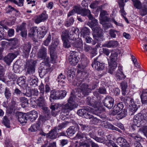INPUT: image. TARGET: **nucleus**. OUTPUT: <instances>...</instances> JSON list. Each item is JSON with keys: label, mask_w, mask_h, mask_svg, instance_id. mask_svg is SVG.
I'll return each instance as SVG.
<instances>
[{"label": "nucleus", "mask_w": 147, "mask_h": 147, "mask_svg": "<svg viewBox=\"0 0 147 147\" xmlns=\"http://www.w3.org/2000/svg\"><path fill=\"white\" fill-rule=\"evenodd\" d=\"M123 106L122 103H119L114 106L111 114L113 115H116L123 109Z\"/></svg>", "instance_id": "15"}, {"label": "nucleus", "mask_w": 147, "mask_h": 147, "mask_svg": "<svg viewBox=\"0 0 147 147\" xmlns=\"http://www.w3.org/2000/svg\"><path fill=\"white\" fill-rule=\"evenodd\" d=\"M47 32V30L45 27L42 26L39 27L37 30V37H39V38H43Z\"/></svg>", "instance_id": "17"}, {"label": "nucleus", "mask_w": 147, "mask_h": 147, "mask_svg": "<svg viewBox=\"0 0 147 147\" xmlns=\"http://www.w3.org/2000/svg\"><path fill=\"white\" fill-rule=\"evenodd\" d=\"M45 100L42 96L39 97L37 100V105L40 107H42V108L45 111H47L48 108L45 107Z\"/></svg>", "instance_id": "24"}, {"label": "nucleus", "mask_w": 147, "mask_h": 147, "mask_svg": "<svg viewBox=\"0 0 147 147\" xmlns=\"http://www.w3.org/2000/svg\"><path fill=\"white\" fill-rule=\"evenodd\" d=\"M80 14L83 16H87L89 19H92V16L91 13L90 11L88 9H82Z\"/></svg>", "instance_id": "27"}, {"label": "nucleus", "mask_w": 147, "mask_h": 147, "mask_svg": "<svg viewBox=\"0 0 147 147\" xmlns=\"http://www.w3.org/2000/svg\"><path fill=\"white\" fill-rule=\"evenodd\" d=\"M103 102L105 106L109 109H111L113 105L114 100L111 96H107L103 100Z\"/></svg>", "instance_id": "11"}, {"label": "nucleus", "mask_w": 147, "mask_h": 147, "mask_svg": "<svg viewBox=\"0 0 147 147\" xmlns=\"http://www.w3.org/2000/svg\"><path fill=\"white\" fill-rule=\"evenodd\" d=\"M41 18L43 22L45 21L48 18V15L45 12H43L41 14L39 15Z\"/></svg>", "instance_id": "64"}, {"label": "nucleus", "mask_w": 147, "mask_h": 147, "mask_svg": "<svg viewBox=\"0 0 147 147\" xmlns=\"http://www.w3.org/2000/svg\"><path fill=\"white\" fill-rule=\"evenodd\" d=\"M3 121V124L6 126L9 127V121L6 116L4 117Z\"/></svg>", "instance_id": "57"}, {"label": "nucleus", "mask_w": 147, "mask_h": 147, "mask_svg": "<svg viewBox=\"0 0 147 147\" xmlns=\"http://www.w3.org/2000/svg\"><path fill=\"white\" fill-rule=\"evenodd\" d=\"M117 54L116 53H112L110 56V61L109 62V63L114 64L115 63L117 64L116 61L117 59Z\"/></svg>", "instance_id": "28"}, {"label": "nucleus", "mask_w": 147, "mask_h": 147, "mask_svg": "<svg viewBox=\"0 0 147 147\" xmlns=\"http://www.w3.org/2000/svg\"><path fill=\"white\" fill-rule=\"evenodd\" d=\"M28 118L31 121H34L38 117V114L37 111H32L30 112L27 115Z\"/></svg>", "instance_id": "22"}, {"label": "nucleus", "mask_w": 147, "mask_h": 147, "mask_svg": "<svg viewBox=\"0 0 147 147\" xmlns=\"http://www.w3.org/2000/svg\"><path fill=\"white\" fill-rule=\"evenodd\" d=\"M74 127L73 126L70 127L66 131L67 134L69 136H72L75 133L74 130Z\"/></svg>", "instance_id": "46"}, {"label": "nucleus", "mask_w": 147, "mask_h": 147, "mask_svg": "<svg viewBox=\"0 0 147 147\" xmlns=\"http://www.w3.org/2000/svg\"><path fill=\"white\" fill-rule=\"evenodd\" d=\"M26 24L23 23L17 26L16 32H18L19 30L21 31L26 30Z\"/></svg>", "instance_id": "44"}, {"label": "nucleus", "mask_w": 147, "mask_h": 147, "mask_svg": "<svg viewBox=\"0 0 147 147\" xmlns=\"http://www.w3.org/2000/svg\"><path fill=\"white\" fill-rule=\"evenodd\" d=\"M82 9L80 6H75L73 9L75 13L76 12L78 14H80Z\"/></svg>", "instance_id": "59"}, {"label": "nucleus", "mask_w": 147, "mask_h": 147, "mask_svg": "<svg viewBox=\"0 0 147 147\" xmlns=\"http://www.w3.org/2000/svg\"><path fill=\"white\" fill-rule=\"evenodd\" d=\"M119 3V5L120 8V11L121 13L122 16H123L126 15L125 12L124 10V6L121 3Z\"/></svg>", "instance_id": "63"}, {"label": "nucleus", "mask_w": 147, "mask_h": 147, "mask_svg": "<svg viewBox=\"0 0 147 147\" xmlns=\"http://www.w3.org/2000/svg\"><path fill=\"white\" fill-rule=\"evenodd\" d=\"M69 122H65L59 124L58 126H56L54 128H56L57 130H59L63 128L67 127Z\"/></svg>", "instance_id": "41"}, {"label": "nucleus", "mask_w": 147, "mask_h": 147, "mask_svg": "<svg viewBox=\"0 0 147 147\" xmlns=\"http://www.w3.org/2000/svg\"><path fill=\"white\" fill-rule=\"evenodd\" d=\"M50 55L51 58V61L53 63H56V59L57 58V56L55 51H53V49L50 51Z\"/></svg>", "instance_id": "30"}, {"label": "nucleus", "mask_w": 147, "mask_h": 147, "mask_svg": "<svg viewBox=\"0 0 147 147\" xmlns=\"http://www.w3.org/2000/svg\"><path fill=\"white\" fill-rule=\"evenodd\" d=\"M140 97L143 104L147 103V91H145L143 92Z\"/></svg>", "instance_id": "36"}, {"label": "nucleus", "mask_w": 147, "mask_h": 147, "mask_svg": "<svg viewBox=\"0 0 147 147\" xmlns=\"http://www.w3.org/2000/svg\"><path fill=\"white\" fill-rule=\"evenodd\" d=\"M99 57H98L94 59V63L92 64L93 67L97 70H101L105 67L104 64L100 63L99 61Z\"/></svg>", "instance_id": "9"}, {"label": "nucleus", "mask_w": 147, "mask_h": 147, "mask_svg": "<svg viewBox=\"0 0 147 147\" xmlns=\"http://www.w3.org/2000/svg\"><path fill=\"white\" fill-rule=\"evenodd\" d=\"M147 115L146 114L139 113L135 115L133 119L134 125L140 127L142 124L146 122Z\"/></svg>", "instance_id": "3"}, {"label": "nucleus", "mask_w": 147, "mask_h": 147, "mask_svg": "<svg viewBox=\"0 0 147 147\" xmlns=\"http://www.w3.org/2000/svg\"><path fill=\"white\" fill-rule=\"evenodd\" d=\"M60 4L64 7H67L68 5V0H59Z\"/></svg>", "instance_id": "62"}, {"label": "nucleus", "mask_w": 147, "mask_h": 147, "mask_svg": "<svg viewBox=\"0 0 147 147\" xmlns=\"http://www.w3.org/2000/svg\"><path fill=\"white\" fill-rule=\"evenodd\" d=\"M62 40L63 42V46L65 48H68L70 47V42L68 39Z\"/></svg>", "instance_id": "52"}, {"label": "nucleus", "mask_w": 147, "mask_h": 147, "mask_svg": "<svg viewBox=\"0 0 147 147\" xmlns=\"http://www.w3.org/2000/svg\"><path fill=\"white\" fill-rule=\"evenodd\" d=\"M4 74L3 67L0 65V80L5 82V79L4 78Z\"/></svg>", "instance_id": "49"}, {"label": "nucleus", "mask_w": 147, "mask_h": 147, "mask_svg": "<svg viewBox=\"0 0 147 147\" xmlns=\"http://www.w3.org/2000/svg\"><path fill=\"white\" fill-rule=\"evenodd\" d=\"M118 68V69L115 74L116 77L119 80H122V79L125 78L126 76L122 72V67L121 66H119Z\"/></svg>", "instance_id": "21"}, {"label": "nucleus", "mask_w": 147, "mask_h": 147, "mask_svg": "<svg viewBox=\"0 0 147 147\" xmlns=\"http://www.w3.org/2000/svg\"><path fill=\"white\" fill-rule=\"evenodd\" d=\"M16 116L18 121L23 125L27 123L28 117L26 114L18 112L16 113Z\"/></svg>", "instance_id": "10"}, {"label": "nucleus", "mask_w": 147, "mask_h": 147, "mask_svg": "<svg viewBox=\"0 0 147 147\" xmlns=\"http://www.w3.org/2000/svg\"><path fill=\"white\" fill-rule=\"evenodd\" d=\"M57 131L55 128L51 129L49 131V133L47 134V138H49L52 139L56 138L58 135Z\"/></svg>", "instance_id": "20"}, {"label": "nucleus", "mask_w": 147, "mask_h": 147, "mask_svg": "<svg viewBox=\"0 0 147 147\" xmlns=\"http://www.w3.org/2000/svg\"><path fill=\"white\" fill-rule=\"evenodd\" d=\"M118 32L114 30L111 29L109 31V34L111 38H115L116 34H117Z\"/></svg>", "instance_id": "54"}, {"label": "nucleus", "mask_w": 147, "mask_h": 147, "mask_svg": "<svg viewBox=\"0 0 147 147\" xmlns=\"http://www.w3.org/2000/svg\"><path fill=\"white\" fill-rule=\"evenodd\" d=\"M129 106L130 107L129 109L130 113L131 115H132L138 109V107L134 102L133 104Z\"/></svg>", "instance_id": "38"}, {"label": "nucleus", "mask_w": 147, "mask_h": 147, "mask_svg": "<svg viewBox=\"0 0 147 147\" xmlns=\"http://www.w3.org/2000/svg\"><path fill=\"white\" fill-rule=\"evenodd\" d=\"M37 63L36 61L28 60L26 62V67L27 73L30 75L33 74L35 72V65Z\"/></svg>", "instance_id": "6"}, {"label": "nucleus", "mask_w": 147, "mask_h": 147, "mask_svg": "<svg viewBox=\"0 0 147 147\" xmlns=\"http://www.w3.org/2000/svg\"><path fill=\"white\" fill-rule=\"evenodd\" d=\"M85 118L89 119L91 124H96L99 121V120L96 117L93 116L90 112L87 113V115L85 116Z\"/></svg>", "instance_id": "16"}, {"label": "nucleus", "mask_w": 147, "mask_h": 147, "mask_svg": "<svg viewBox=\"0 0 147 147\" xmlns=\"http://www.w3.org/2000/svg\"><path fill=\"white\" fill-rule=\"evenodd\" d=\"M73 46L76 48L81 49L83 48V43L80 39H79L74 42L72 43Z\"/></svg>", "instance_id": "31"}, {"label": "nucleus", "mask_w": 147, "mask_h": 147, "mask_svg": "<svg viewBox=\"0 0 147 147\" xmlns=\"http://www.w3.org/2000/svg\"><path fill=\"white\" fill-rule=\"evenodd\" d=\"M126 140L123 138L119 137L117 139V143L121 146Z\"/></svg>", "instance_id": "56"}, {"label": "nucleus", "mask_w": 147, "mask_h": 147, "mask_svg": "<svg viewBox=\"0 0 147 147\" xmlns=\"http://www.w3.org/2000/svg\"><path fill=\"white\" fill-rule=\"evenodd\" d=\"M31 45L30 43L25 44L23 47V55L26 57H27L29 54L31 48Z\"/></svg>", "instance_id": "19"}, {"label": "nucleus", "mask_w": 147, "mask_h": 147, "mask_svg": "<svg viewBox=\"0 0 147 147\" xmlns=\"http://www.w3.org/2000/svg\"><path fill=\"white\" fill-rule=\"evenodd\" d=\"M14 59L13 56H12L10 53L4 57V60L7 64L9 65Z\"/></svg>", "instance_id": "32"}, {"label": "nucleus", "mask_w": 147, "mask_h": 147, "mask_svg": "<svg viewBox=\"0 0 147 147\" xmlns=\"http://www.w3.org/2000/svg\"><path fill=\"white\" fill-rule=\"evenodd\" d=\"M69 31L67 30L64 31L61 35L62 40L67 39L69 38Z\"/></svg>", "instance_id": "50"}, {"label": "nucleus", "mask_w": 147, "mask_h": 147, "mask_svg": "<svg viewBox=\"0 0 147 147\" xmlns=\"http://www.w3.org/2000/svg\"><path fill=\"white\" fill-rule=\"evenodd\" d=\"M130 136L135 139L136 140V141H140L142 139V138L139 135H137L136 134H130Z\"/></svg>", "instance_id": "55"}, {"label": "nucleus", "mask_w": 147, "mask_h": 147, "mask_svg": "<svg viewBox=\"0 0 147 147\" xmlns=\"http://www.w3.org/2000/svg\"><path fill=\"white\" fill-rule=\"evenodd\" d=\"M140 14L142 16L146 15L147 13V8L146 6L143 5L140 11Z\"/></svg>", "instance_id": "47"}, {"label": "nucleus", "mask_w": 147, "mask_h": 147, "mask_svg": "<svg viewBox=\"0 0 147 147\" xmlns=\"http://www.w3.org/2000/svg\"><path fill=\"white\" fill-rule=\"evenodd\" d=\"M89 20L88 23V25L94 31L93 36L94 38L96 40L100 41L104 39L102 34V30L98 26L97 20L94 18L92 16V19H89Z\"/></svg>", "instance_id": "1"}, {"label": "nucleus", "mask_w": 147, "mask_h": 147, "mask_svg": "<svg viewBox=\"0 0 147 147\" xmlns=\"http://www.w3.org/2000/svg\"><path fill=\"white\" fill-rule=\"evenodd\" d=\"M123 101L126 105H128L129 106L133 104L134 102L132 99L128 97H125Z\"/></svg>", "instance_id": "42"}, {"label": "nucleus", "mask_w": 147, "mask_h": 147, "mask_svg": "<svg viewBox=\"0 0 147 147\" xmlns=\"http://www.w3.org/2000/svg\"><path fill=\"white\" fill-rule=\"evenodd\" d=\"M26 77L22 76L18 78L17 80V84L20 86H22L25 84Z\"/></svg>", "instance_id": "34"}, {"label": "nucleus", "mask_w": 147, "mask_h": 147, "mask_svg": "<svg viewBox=\"0 0 147 147\" xmlns=\"http://www.w3.org/2000/svg\"><path fill=\"white\" fill-rule=\"evenodd\" d=\"M27 81L30 86H32L34 85H36L38 80L35 76L32 75L28 77Z\"/></svg>", "instance_id": "26"}, {"label": "nucleus", "mask_w": 147, "mask_h": 147, "mask_svg": "<svg viewBox=\"0 0 147 147\" xmlns=\"http://www.w3.org/2000/svg\"><path fill=\"white\" fill-rule=\"evenodd\" d=\"M59 91L53 90L51 91L50 96V100L59 99L60 97H59Z\"/></svg>", "instance_id": "25"}, {"label": "nucleus", "mask_w": 147, "mask_h": 147, "mask_svg": "<svg viewBox=\"0 0 147 147\" xmlns=\"http://www.w3.org/2000/svg\"><path fill=\"white\" fill-rule=\"evenodd\" d=\"M20 102L22 103V106L24 108L27 106L28 104V100L25 97H22L19 98Z\"/></svg>", "instance_id": "35"}, {"label": "nucleus", "mask_w": 147, "mask_h": 147, "mask_svg": "<svg viewBox=\"0 0 147 147\" xmlns=\"http://www.w3.org/2000/svg\"><path fill=\"white\" fill-rule=\"evenodd\" d=\"M40 65L38 72L40 77H43L49 71L50 66L49 62H42Z\"/></svg>", "instance_id": "5"}, {"label": "nucleus", "mask_w": 147, "mask_h": 147, "mask_svg": "<svg viewBox=\"0 0 147 147\" xmlns=\"http://www.w3.org/2000/svg\"><path fill=\"white\" fill-rule=\"evenodd\" d=\"M81 80H77L76 85L79 87V88L81 90V92L83 95H88L91 91V87L86 84H82Z\"/></svg>", "instance_id": "4"}, {"label": "nucleus", "mask_w": 147, "mask_h": 147, "mask_svg": "<svg viewBox=\"0 0 147 147\" xmlns=\"http://www.w3.org/2000/svg\"><path fill=\"white\" fill-rule=\"evenodd\" d=\"M76 127L78 130H81L84 132H88L91 129L89 126L81 123L76 125Z\"/></svg>", "instance_id": "14"}, {"label": "nucleus", "mask_w": 147, "mask_h": 147, "mask_svg": "<svg viewBox=\"0 0 147 147\" xmlns=\"http://www.w3.org/2000/svg\"><path fill=\"white\" fill-rule=\"evenodd\" d=\"M94 100L90 97H88L86 99V103L87 105L92 106L93 104Z\"/></svg>", "instance_id": "58"}, {"label": "nucleus", "mask_w": 147, "mask_h": 147, "mask_svg": "<svg viewBox=\"0 0 147 147\" xmlns=\"http://www.w3.org/2000/svg\"><path fill=\"white\" fill-rule=\"evenodd\" d=\"M89 29L86 27L83 28L81 30V36L84 38L88 36L90 34Z\"/></svg>", "instance_id": "29"}, {"label": "nucleus", "mask_w": 147, "mask_h": 147, "mask_svg": "<svg viewBox=\"0 0 147 147\" xmlns=\"http://www.w3.org/2000/svg\"><path fill=\"white\" fill-rule=\"evenodd\" d=\"M40 123L39 122L32 125L29 129V130L32 132L36 131L40 127Z\"/></svg>", "instance_id": "33"}, {"label": "nucleus", "mask_w": 147, "mask_h": 147, "mask_svg": "<svg viewBox=\"0 0 147 147\" xmlns=\"http://www.w3.org/2000/svg\"><path fill=\"white\" fill-rule=\"evenodd\" d=\"M109 69L108 72L110 74H113L115 71V69L117 67V65L115 63L114 64L110 63H109Z\"/></svg>", "instance_id": "40"}, {"label": "nucleus", "mask_w": 147, "mask_h": 147, "mask_svg": "<svg viewBox=\"0 0 147 147\" xmlns=\"http://www.w3.org/2000/svg\"><path fill=\"white\" fill-rule=\"evenodd\" d=\"M100 1H95L92 2L90 5V7L92 9L96 8L98 7V5L101 3Z\"/></svg>", "instance_id": "45"}, {"label": "nucleus", "mask_w": 147, "mask_h": 147, "mask_svg": "<svg viewBox=\"0 0 147 147\" xmlns=\"http://www.w3.org/2000/svg\"><path fill=\"white\" fill-rule=\"evenodd\" d=\"M74 22V20L73 18H71L68 19L66 21L65 25L66 26L68 27L72 24Z\"/></svg>", "instance_id": "48"}, {"label": "nucleus", "mask_w": 147, "mask_h": 147, "mask_svg": "<svg viewBox=\"0 0 147 147\" xmlns=\"http://www.w3.org/2000/svg\"><path fill=\"white\" fill-rule=\"evenodd\" d=\"M105 127L106 128H108L112 130H115L119 132H121L120 130L117 127H116L112 124L109 123H107L106 124L104 125Z\"/></svg>", "instance_id": "43"}, {"label": "nucleus", "mask_w": 147, "mask_h": 147, "mask_svg": "<svg viewBox=\"0 0 147 147\" xmlns=\"http://www.w3.org/2000/svg\"><path fill=\"white\" fill-rule=\"evenodd\" d=\"M59 97H60L59 99H62L67 94V92L64 90H61L59 91Z\"/></svg>", "instance_id": "60"}, {"label": "nucleus", "mask_w": 147, "mask_h": 147, "mask_svg": "<svg viewBox=\"0 0 147 147\" xmlns=\"http://www.w3.org/2000/svg\"><path fill=\"white\" fill-rule=\"evenodd\" d=\"M75 96L71 93L70 96L68 100V102L66 104L62 106L61 111L62 112L66 113L78 107V105L75 101Z\"/></svg>", "instance_id": "2"}, {"label": "nucleus", "mask_w": 147, "mask_h": 147, "mask_svg": "<svg viewBox=\"0 0 147 147\" xmlns=\"http://www.w3.org/2000/svg\"><path fill=\"white\" fill-rule=\"evenodd\" d=\"M47 49L44 47H42L38 53V58L41 59H44L43 62H49V58L47 57Z\"/></svg>", "instance_id": "7"}, {"label": "nucleus", "mask_w": 147, "mask_h": 147, "mask_svg": "<svg viewBox=\"0 0 147 147\" xmlns=\"http://www.w3.org/2000/svg\"><path fill=\"white\" fill-rule=\"evenodd\" d=\"M92 108L88 106L83 107V108L79 109L77 112V114L81 116H84L85 118V116L87 115L86 111L90 112Z\"/></svg>", "instance_id": "12"}, {"label": "nucleus", "mask_w": 147, "mask_h": 147, "mask_svg": "<svg viewBox=\"0 0 147 147\" xmlns=\"http://www.w3.org/2000/svg\"><path fill=\"white\" fill-rule=\"evenodd\" d=\"M76 137L78 139H82L85 138L86 139H88V134L85 132L82 133L81 132H78L76 135Z\"/></svg>", "instance_id": "37"}, {"label": "nucleus", "mask_w": 147, "mask_h": 147, "mask_svg": "<svg viewBox=\"0 0 147 147\" xmlns=\"http://www.w3.org/2000/svg\"><path fill=\"white\" fill-rule=\"evenodd\" d=\"M118 44L119 43L117 41L109 40L103 44L102 46L108 48L114 47L117 46Z\"/></svg>", "instance_id": "23"}, {"label": "nucleus", "mask_w": 147, "mask_h": 147, "mask_svg": "<svg viewBox=\"0 0 147 147\" xmlns=\"http://www.w3.org/2000/svg\"><path fill=\"white\" fill-rule=\"evenodd\" d=\"M78 53L72 51L69 56L68 60L70 63L72 65H76L80 60Z\"/></svg>", "instance_id": "8"}, {"label": "nucleus", "mask_w": 147, "mask_h": 147, "mask_svg": "<svg viewBox=\"0 0 147 147\" xmlns=\"http://www.w3.org/2000/svg\"><path fill=\"white\" fill-rule=\"evenodd\" d=\"M121 85L122 90V94L123 95H125L127 87V83L126 82H122L121 83Z\"/></svg>", "instance_id": "39"}, {"label": "nucleus", "mask_w": 147, "mask_h": 147, "mask_svg": "<svg viewBox=\"0 0 147 147\" xmlns=\"http://www.w3.org/2000/svg\"><path fill=\"white\" fill-rule=\"evenodd\" d=\"M53 12L56 16H61L63 14V11L61 9H57V10H53Z\"/></svg>", "instance_id": "61"}, {"label": "nucleus", "mask_w": 147, "mask_h": 147, "mask_svg": "<svg viewBox=\"0 0 147 147\" xmlns=\"http://www.w3.org/2000/svg\"><path fill=\"white\" fill-rule=\"evenodd\" d=\"M5 94L6 98L7 99L9 98L10 97L11 94L10 91L9 90V89L7 88H5Z\"/></svg>", "instance_id": "53"}, {"label": "nucleus", "mask_w": 147, "mask_h": 147, "mask_svg": "<svg viewBox=\"0 0 147 147\" xmlns=\"http://www.w3.org/2000/svg\"><path fill=\"white\" fill-rule=\"evenodd\" d=\"M59 44V42L57 41H56L55 42L52 43L51 45L49 47V49L50 51L52 49L53 51H55V48Z\"/></svg>", "instance_id": "51"}, {"label": "nucleus", "mask_w": 147, "mask_h": 147, "mask_svg": "<svg viewBox=\"0 0 147 147\" xmlns=\"http://www.w3.org/2000/svg\"><path fill=\"white\" fill-rule=\"evenodd\" d=\"M81 65L79 64L78 65V67L80 69H83L85 67L88 65L89 63V60L87 57L84 54L81 55Z\"/></svg>", "instance_id": "13"}, {"label": "nucleus", "mask_w": 147, "mask_h": 147, "mask_svg": "<svg viewBox=\"0 0 147 147\" xmlns=\"http://www.w3.org/2000/svg\"><path fill=\"white\" fill-rule=\"evenodd\" d=\"M37 27H34L31 28L28 31V36L30 37L34 38V40H35V39L37 37Z\"/></svg>", "instance_id": "18"}]
</instances>
